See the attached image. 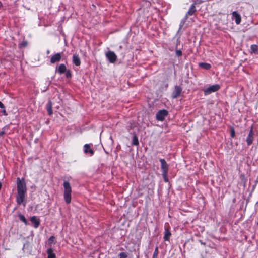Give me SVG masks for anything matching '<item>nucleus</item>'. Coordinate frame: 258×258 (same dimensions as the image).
Segmentation results:
<instances>
[{"label": "nucleus", "mask_w": 258, "mask_h": 258, "mask_svg": "<svg viewBox=\"0 0 258 258\" xmlns=\"http://www.w3.org/2000/svg\"><path fill=\"white\" fill-rule=\"evenodd\" d=\"M63 185L64 188V199L65 202L67 204H69L71 201L72 188L70 183L68 181H64Z\"/></svg>", "instance_id": "1"}, {"label": "nucleus", "mask_w": 258, "mask_h": 258, "mask_svg": "<svg viewBox=\"0 0 258 258\" xmlns=\"http://www.w3.org/2000/svg\"><path fill=\"white\" fill-rule=\"evenodd\" d=\"M17 185L18 192L26 193L27 188L24 179L21 180L19 178H17Z\"/></svg>", "instance_id": "2"}, {"label": "nucleus", "mask_w": 258, "mask_h": 258, "mask_svg": "<svg viewBox=\"0 0 258 258\" xmlns=\"http://www.w3.org/2000/svg\"><path fill=\"white\" fill-rule=\"evenodd\" d=\"M220 89V86L218 84L211 85L204 90L205 95H208L212 92H215Z\"/></svg>", "instance_id": "3"}, {"label": "nucleus", "mask_w": 258, "mask_h": 258, "mask_svg": "<svg viewBox=\"0 0 258 258\" xmlns=\"http://www.w3.org/2000/svg\"><path fill=\"white\" fill-rule=\"evenodd\" d=\"M105 56L110 63H114L117 60V56L115 53L111 51H109L105 53Z\"/></svg>", "instance_id": "4"}, {"label": "nucleus", "mask_w": 258, "mask_h": 258, "mask_svg": "<svg viewBox=\"0 0 258 258\" xmlns=\"http://www.w3.org/2000/svg\"><path fill=\"white\" fill-rule=\"evenodd\" d=\"M168 114V112L166 110H161L159 111L156 115L157 120L163 121L164 120L165 116Z\"/></svg>", "instance_id": "5"}, {"label": "nucleus", "mask_w": 258, "mask_h": 258, "mask_svg": "<svg viewBox=\"0 0 258 258\" xmlns=\"http://www.w3.org/2000/svg\"><path fill=\"white\" fill-rule=\"evenodd\" d=\"M182 88L178 86H175L174 87V91L172 94V97L173 98H176L179 97L182 92Z\"/></svg>", "instance_id": "6"}, {"label": "nucleus", "mask_w": 258, "mask_h": 258, "mask_svg": "<svg viewBox=\"0 0 258 258\" xmlns=\"http://www.w3.org/2000/svg\"><path fill=\"white\" fill-rule=\"evenodd\" d=\"M160 161L161 163V169L163 174L166 175L168 172V165L164 159H160Z\"/></svg>", "instance_id": "7"}, {"label": "nucleus", "mask_w": 258, "mask_h": 258, "mask_svg": "<svg viewBox=\"0 0 258 258\" xmlns=\"http://www.w3.org/2000/svg\"><path fill=\"white\" fill-rule=\"evenodd\" d=\"M61 58V54L59 53H57L53 55L51 59H50V62L51 63H54L57 62H59Z\"/></svg>", "instance_id": "8"}, {"label": "nucleus", "mask_w": 258, "mask_h": 258, "mask_svg": "<svg viewBox=\"0 0 258 258\" xmlns=\"http://www.w3.org/2000/svg\"><path fill=\"white\" fill-rule=\"evenodd\" d=\"M25 193L18 192L17 196V202L18 204L20 205L23 202L25 199Z\"/></svg>", "instance_id": "9"}, {"label": "nucleus", "mask_w": 258, "mask_h": 258, "mask_svg": "<svg viewBox=\"0 0 258 258\" xmlns=\"http://www.w3.org/2000/svg\"><path fill=\"white\" fill-rule=\"evenodd\" d=\"M253 133L252 131V128L250 130L249 134L248 135V137L246 139V142L248 145H250L253 142Z\"/></svg>", "instance_id": "10"}, {"label": "nucleus", "mask_w": 258, "mask_h": 258, "mask_svg": "<svg viewBox=\"0 0 258 258\" xmlns=\"http://www.w3.org/2000/svg\"><path fill=\"white\" fill-rule=\"evenodd\" d=\"M52 106V103L50 100H49L46 105V109H47L48 113L49 115H52L53 113Z\"/></svg>", "instance_id": "11"}, {"label": "nucleus", "mask_w": 258, "mask_h": 258, "mask_svg": "<svg viewBox=\"0 0 258 258\" xmlns=\"http://www.w3.org/2000/svg\"><path fill=\"white\" fill-rule=\"evenodd\" d=\"M31 221L34 224V227L37 228L39 226L40 224V221L37 218L36 216H33L31 218Z\"/></svg>", "instance_id": "12"}, {"label": "nucleus", "mask_w": 258, "mask_h": 258, "mask_svg": "<svg viewBox=\"0 0 258 258\" xmlns=\"http://www.w3.org/2000/svg\"><path fill=\"white\" fill-rule=\"evenodd\" d=\"M84 148H85V149H84L85 153H86V154L90 153L91 155H93L94 151L91 149H90V146L89 144H85L84 145Z\"/></svg>", "instance_id": "13"}, {"label": "nucleus", "mask_w": 258, "mask_h": 258, "mask_svg": "<svg viewBox=\"0 0 258 258\" xmlns=\"http://www.w3.org/2000/svg\"><path fill=\"white\" fill-rule=\"evenodd\" d=\"M73 62L77 66L80 65L81 61L79 57L77 55H74L73 56Z\"/></svg>", "instance_id": "14"}, {"label": "nucleus", "mask_w": 258, "mask_h": 258, "mask_svg": "<svg viewBox=\"0 0 258 258\" xmlns=\"http://www.w3.org/2000/svg\"><path fill=\"white\" fill-rule=\"evenodd\" d=\"M196 9L195 7V4H192L190 7L188 12H187L186 15H192L194 13L196 12Z\"/></svg>", "instance_id": "15"}, {"label": "nucleus", "mask_w": 258, "mask_h": 258, "mask_svg": "<svg viewBox=\"0 0 258 258\" xmlns=\"http://www.w3.org/2000/svg\"><path fill=\"white\" fill-rule=\"evenodd\" d=\"M67 68L66 66L64 64H61L59 66V67L57 68V72L59 74H62L66 72Z\"/></svg>", "instance_id": "16"}, {"label": "nucleus", "mask_w": 258, "mask_h": 258, "mask_svg": "<svg viewBox=\"0 0 258 258\" xmlns=\"http://www.w3.org/2000/svg\"><path fill=\"white\" fill-rule=\"evenodd\" d=\"M47 253L48 254V258H55V254L53 252L52 248H50L47 249Z\"/></svg>", "instance_id": "17"}, {"label": "nucleus", "mask_w": 258, "mask_h": 258, "mask_svg": "<svg viewBox=\"0 0 258 258\" xmlns=\"http://www.w3.org/2000/svg\"><path fill=\"white\" fill-rule=\"evenodd\" d=\"M171 235V234L170 233V231L168 229H165V234H164V240L168 241L169 240Z\"/></svg>", "instance_id": "18"}, {"label": "nucleus", "mask_w": 258, "mask_h": 258, "mask_svg": "<svg viewBox=\"0 0 258 258\" xmlns=\"http://www.w3.org/2000/svg\"><path fill=\"white\" fill-rule=\"evenodd\" d=\"M199 66L206 70H209L211 68V65L210 64L204 62L200 63Z\"/></svg>", "instance_id": "19"}, {"label": "nucleus", "mask_w": 258, "mask_h": 258, "mask_svg": "<svg viewBox=\"0 0 258 258\" xmlns=\"http://www.w3.org/2000/svg\"><path fill=\"white\" fill-rule=\"evenodd\" d=\"M19 218H20V219L22 222H23L24 223H25V224L26 225H27V220H26V219L25 217H24V216H23V215H22V214H20V215H19Z\"/></svg>", "instance_id": "20"}, {"label": "nucleus", "mask_w": 258, "mask_h": 258, "mask_svg": "<svg viewBox=\"0 0 258 258\" xmlns=\"http://www.w3.org/2000/svg\"><path fill=\"white\" fill-rule=\"evenodd\" d=\"M251 50L253 52L255 53L257 51V46L256 45H252L250 47Z\"/></svg>", "instance_id": "21"}, {"label": "nucleus", "mask_w": 258, "mask_h": 258, "mask_svg": "<svg viewBox=\"0 0 258 258\" xmlns=\"http://www.w3.org/2000/svg\"><path fill=\"white\" fill-rule=\"evenodd\" d=\"M235 20L236 24H240L241 22V17H232V20Z\"/></svg>", "instance_id": "22"}, {"label": "nucleus", "mask_w": 258, "mask_h": 258, "mask_svg": "<svg viewBox=\"0 0 258 258\" xmlns=\"http://www.w3.org/2000/svg\"><path fill=\"white\" fill-rule=\"evenodd\" d=\"M133 144L135 145H138L139 144L138 138L136 136L133 138Z\"/></svg>", "instance_id": "23"}, {"label": "nucleus", "mask_w": 258, "mask_h": 258, "mask_svg": "<svg viewBox=\"0 0 258 258\" xmlns=\"http://www.w3.org/2000/svg\"><path fill=\"white\" fill-rule=\"evenodd\" d=\"M158 254V247H156V248L155 249V251L154 252L152 258H157Z\"/></svg>", "instance_id": "24"}, {"label": "nucleus", "mask_w": 258, "mask_h": 258, "mask_svg": "<svg viewBox=\"0 0 258 258\" xmlns=\"http://www.w3.org/2000/svg\"><path fill=\"white\" fill-rule=\"evenodd\" d=\"M27 45V42L26 41H23L20 44V47H25Z\"/></svg>", "instance_id": "25"}, {"label": "nucleus", "mask_w": 258, "mask_h": 258, "mask_svg": "<svg viewBox=\"0 0 258 258\" xmlns=\"http://www.w3.org/2000/svg\"><path fill=\"white\" fill-rule=\"evenodd\" d=\"M235 134V133L234 129V128H232L231 129V132H230V136H231V137H232V138L234 137Z\"/></svg>", "instance_id": "26"}, {"label": "nucleus", "mask_w": 258, "mask_h": 258, "mask_svg": "<svg viewBox=\"0 0 258 258\" xmlns=\"http://www.w3.org/2000/svg\"><path fill=\"white\" fill-rule=\"evenodd\" d=\"M119 256H120V258H126L127 257V255L124 252H121L119 254Z\"/></svg>", "instance_id": "27"}, {"label": "nucleus", "mask_w": 258, "mask_h": 258, "mask_svg": "<svg viewBox=\"0 0 258 258\" xmlns=\"http://www.w3.org/2000/svg\"><path fill=\"white\" fill-rule=\"evenodd\" d=\"M204 0H195L194 4H195V5H197V4H199L200 3H202L204 2Z\"/></svg>", "instance_id": "28"}, {"label": "nucleus", "mask_w": 258, "mask_h": 258, "mask_svg": "<svg viewBox=\"0 0 258 258\" xmlns=\"http://www.w3.org/2000/svg\"><path fill=\"white\" fill-rule=\"evenodd\" d=\"M66 77L67 78H70L71 77V72L69 70L68 71H66Z\"/></svg>", "instance_id": "29"}, {"label": "nucleus", "mask_w": 258, "mask_h": 258, "mask_svg": "<svg viewBox=\"0 0 258 258\" xmlns=\"http://www.w3.org/2000/svg\"><path fill=\"white\" fill-rule=\"evenodd\" d=\"M232 16H240V15L236 11H234L232 12Z\"/></svg>", "instance_id": "30"}, {"label": "nucleus", "mask_w": 258, "mask_h": 258, "mask_svg": "<svg viewBox=\"0 0 258 258\" xmlns=\"http://www.w3.org/2000/svg\"><path fill=\"white\" fill-rule=\"evenodd\" d=\"M176 54L177 56H180L182 55V52L180 50H177L176 51Z\"/></svg>", "instance_id": "31"}, {"label": "nucleus", "mask_w": 258, "mask_h": 258, "mask_svg": "<svg viewBox=\"0 0 258 258\" xmlns=\"http://www.w3.org/2000/svg\"><path fill=\"white\" fill-rule=\"evenodd\" d=\"M0 108H5L4 105L1 101H0Z\"/></svg>", "instance_id": "32"}, {"label": "nucleus", "mask_w": 258, "mask_h": 258, "mask_svg": "<svg viewBox=\"0 0 258 258\" xmlns=\"http://www.w3.org/2000/svg\"><path fill=\"white\" fill-rule=\"evenodd\" d=\"M2 112H3V114H4V115H7V113H6V110H5V109H4V110L2 111Z\"/></svg>", "instance_id": "33"}, {"label": "nucleus", "mask_w": 258, "mask_h": 258, "mask_svg": "<svg viewBox=\"0 0 258 258\" xmlns=\"http://www.w3.org/2000/svg\"><path fill=\"white\" fill-rule=\"evenodd\" d=\"M5 132H4V131H1V132H0V136H3L4 134H5Z\"/></svg>", "instance_id": "34"}, {"label": "nucleus", "mask_w": 258, "mask_h": 258, "mask_svg": "<svg viewBox=\"0 0 258 258\" xmlns=\"http://www.w3.org/2000/svg\"><path fill=\"white\" fill-rule=\"evenodd\" d=\"M53 238H54V237L51 236V237H50V238H49V240H52V239H53Z\"/></svg>", "instance_id": "35"}, {"label": "nucleus", "mask_w": 258, "mask_h": 258, "mask_svg": "<svg viewBox=\"0 0 258 258\" xmlns=\"http://www.w3.org/2000/svg\"><path fill=\"white\" fill-rule=\"evenodd\" d=\"M53 238H54V237L51 236V237H50V238H49V240H52V239H53Z\"/></svg>", "instance_id": "36"}, {"label": "nucleus", "mask_w": 258, "mask_h": 258, "mask_svg": "<svg viewBox=\"0 0 258 258\" xmlns=\"http://www.w3.org/2000/svg\"><path fill=\"white\" fill-rule=\"evenodd\" d=\"M2 4L1 3V2L0 1V8L2 7Z\"/></svg>", "instance_id": "37"}, {"label": "nucleus", "mask_w": 258, "mask_h": 258, "mask_svg": "<svg viewBox=\"0 0 258 258\" xmlns=\"http://www.w3.org/2000/svg\"><path fill=\"white\" fill-rule=\"evenodd\" d=\"M1 187H2V183H1V182H0V189H1Z\"/></svg>", "instance_id": "38"}]
</instances>
